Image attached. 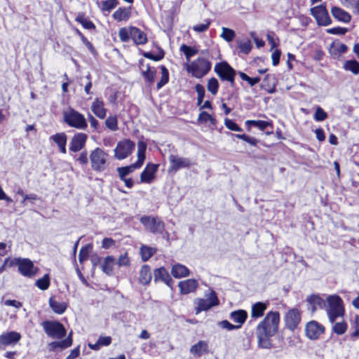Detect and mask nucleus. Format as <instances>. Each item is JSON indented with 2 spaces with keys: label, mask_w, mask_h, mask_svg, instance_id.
<instances>
[{
  "label": "nucleus",
  "mask_w": 359,
  "mask_h": 359,
  "mask_svg": "<svg viewBox=\"0 0 359 359\" xmlns=\"http://www.w3.org/2000/svg\"><path fill=\"white\" fill-rule=\"evenodd\" d=\"M280 322V313L279 311H270L267 312L256 327V336L259 347L266 349L272 348L271 337L278 333Z\"/></svg>",
  "instance_id": "nucleus-1"
},
{
  "label": "nucleus",
  "mask_w": 359,
  "mask_h": 359,
  "mask_svg": "<svg viewBox=\"0 0 359 359\" xmlns=\"http://www.w3.org/2000/svg\"><path fill=\"white\" fill-rule=\"evenodd\" d=\"M89 161L92 170L95 172H102L109 167L110 156L103 149L96 147L90 151Z\"/></svg>",
  "instance_id": "nucleus-2"
},
{
  "label": "nucleus",
  "mask_w": 359,
  "mask_h": 359,
  "mask_svg": "<svg viewBox=\"0 0 359 359\" xmlns=\"http://www.w3.org/2000/svg\"><path fill=\"white\" fill-rule=\"evenodd\" d=\"M326 311L330 323H334L338 318L344 317L345 308L342 299L337 294L329 295L326 299Z\"/></svg>",
  "instance_id": "nucleus-3"
},
{
  "label": "nucleus",
  "mask_w": 359,
  "mask_h": 359,
  "mask_svg": "<svg viewBox=\"0 0 359 359\" xmlns=\"http://www.w3.org/2000/svg\"><path fill=\"white\" fill-rule=\"evenodd\" d=\"M211 68L212 62L203 57H198L186 66L187 72L196 79H202L210 72Z\"/></svg>",
  "instance_id": "nucleus-4"
},
{
  "label": "nucleus",
  "mask_w": 359,
  "mask_h": 359,
  "mask_svg": "<svg viewBox=\"0 0 359 359\" xmlns=\"http://www.w3.org/2000/svg\"><path fill=\"white\" fill-rule=\"evenodd\" d=\"M63 121L69 127L78 130H86L88 123L84 115L69 107L62 111Z\"/></svg>",
  "instance_id": "nucleus-5"
},
{
  "label": "nucleus",
  "mask_w": 359,
  "mask_h": 359,
  "mask_svg": "<svg viewBox=\"0 0 359 359\" xmlns=\"http://www.w3.org/2000/svg\"><path fill=\"white\" fill-rule=\"evenodd\" d=\"M214 72L222 81H227L231 86L235 85L236 71L226 61L217 62Z\"/></svg>",
  "instance_id": "nucleus-6"
},
{
  "label": "nucleus",
  "mask_w": 359,
  "mask_h": 359,
  "mask_svg": "<svg viewBox=\"0 0 359 359\" xmlns=\"http://www.w3.org/2000/svg\"><path fill=\"white\" fill-rule=\"evenodd\" d=\"M41 326L45 333L50 337L61 339L67 335L65 326L57 320H44Z\"/></svg>",
  "instance_id": "nucleus-7"
},
{
  "label": "nucleus",
  "mask_w": 359,
  "mask_h": 359,
  "mask_svg": "<svg viewBox=\"0 0 359 359\" xmlns=\"http://www.w3.org/2000/svg\"><path fill=\"white\" fill-rule=\"evenodd\" d=\"M302 311L297 307L291 308L284 315L285 327L292 332L297 330L302 322Z\"/></svg>",
  "instance_id": "nucleus-8"
},
{
  "label": "nucleus",
  "mask_w": 359,
  "mask_h": 359,
  "mask_svg": "<svg viewBox=\"0 0 359 359\" xmlns=\"http://www.w3.org/2000/svg\"><path fill=\"white\" fill-rule=\"evenodd\" d=\"M140 221L146 230L151 233H163L165 231L164 222L157 216H146L140 217Z\"/></svg>",
  "instance_id": "nucleus-9"
},
{
  "label": "nucleus",
  "mask_w": 359,
  "mask_h": 359,
  "mask_svg": "<svg viewBox=\"0 0 359 359\" xmlns=\"http://www.w3.org/2000/svg\"><path fill=\"white\" fill-rule=\"evenodd\" d=\"M310 13L314 18L318 26L326 27L332 22L325 3L311 8Z\"/></svg>",
  "instance_id": "nucleus-10"
},
{
  "label": "nucleus",
  "mask_w": 359,
  "mask_h": 359,
  "mask_svg": "<svg viewBox=\"0 0 359 359\" xmlns=\"http://www.w3.org/2000/svg\"><path fill=\"white\" fill-rule=\"evenodd\" d=\"M219 304V300L217 293L214 290H211L207 299L196 298L194 300L195 311L196 314L202 311H206L212 307L217 306Z\"/></svg>",
  "instance_id": "nucleus-11"
},
{
  "label": "nucleus",
  "mask_w": 359,
  "mask_h": 359,
  "mask_svg": "<svg viewBox=\"0 0 359 359\" xmlns=\"http://www.w3.org/2000/svg\"><path fill=\"white\" fill-rule=\"evenodd\" d=\"M135 142L130 139H123L118 142L114 149V157L118 160H123L128 158L134 151Z\"/></svg>",
  "instance_id": "nucleus-12"
},
{
  "label": "nucleus",
  "mask_w": 359,
  "mask_h": 359,
  "mask_svg": "<svg viewBox=\"0 0 359 359\" xmlns=\"http://www.w3.org/2000/svg\"><path fill=\"white\" fill-rule=\"evenodd\" d=\"M325 332V327L316 320H312L305 325V335L311 340H317Z\"/></svg>",
  "instance_id": "nucleus-13"
},
{
  "label": "nucleus",
  "mask_w": 359,
  "mask_h": 359,
  "mask_svg": "<svg viewBox=\"0 0 359 359\" xmlns=\"http://www.w3.org/2000/svg\"><path fill=\"white\" fill-rule=\"evenodd\" d=\"M18 272L27 278H32L39 271L37 266H35L33 262L29 258H20L18 265Z\"/></svg>",
  "instance_id": "nucleus-14"
},
{
  "label": "nucleus",
  "mask_w": 359,
  "mask_h": 359,
  "mask_svg": "<svg viewBox=\"0 0 359 359\" xmlns=\"http://www.w3.org/2000/svg\"><path fill=\"white\" fill-rule=\"evenodd\" d=\"M159 164L148 163L140 176L139 183L151 184L156 178Z\"/></svg>",
  "instance_id": "nucleus-15"
},
{
  "label": "nucleus",
  "mask_w": 359,
  "mask_h": 359,
  "mask_svg": "<svg viewBox=\"0 0 359 359\" xmlns=\"http://www.w3.org/2000/svg\"><path fill=\"white\" fill-rule=\"evenodd\" d=\"M87 140V134L81 132L75 133L69 142V151L74 153L80 151L85 147Z\"/></svg>",
  "instance_id": "nucleus-16"
},
{
  "label": "nucleus",
  "mask_w": 359,
  "mask_h": 359,
  "mask_svg": "<svg viewBox=\"0 0 359 359\" xmlns=\"http://www.w3.org/2000/svg\"><path fill=\"white\" fill-rule=\"evenodd\" d=\"M170 167L169 171L176 172L181 168H189L191 165V161L187 158L180 157L177 155L171 154L169 156Z\"/></svg>",
  "instance_id": "nucleus-17"
},
{
  "label": "nucleus",
  "mask_w": 359,
  "mask_h": 359,
  "mask_svg": "<svg viewBox=\"0 0 359 359\" xmlns=\"http://www.w3.org/2000/svg\"><path fill=\"white\" fill-rule=\"evenodd\" d=\"M308 303V309L311 313H315L318 309H323L326 307V301L319 294H311L306 299Z\"/></svg>",
  "instance_id": "nucleus-18"
},
{
  "label": "nucleus",
  "mask_w": 359,
  "mask_h": 359,
  "mask_svg": "<svg viewBox=\"0 0 359 359\" xmlns=\"http://www.w3.org/2000/svg\"><path fill=\"white\" fill-rule=\"evenodd\" d=\"M154 282L157 283L161 281L164 283L170 288L172 289L174 280L169 274L168 270L163 267H159L154 271Z\"/></svg>",
  "instance_id": "nucleus-19"
},
{
  "label": "nucleus",
  "mask_w": 359,
  "mask_h": 359,
  "mask_svg": "<svg viewBox=\"0 0 359 359\" xmlns=\"http://www.w3.org/2000/svg\"><path fill=\"white\" fill-rule=\"evenodd\" d=\"M21 339V334L15 331L3 333L0 335V349L10 345H15Z\"/></svg>",
  "instance_id": "nucleus-20"
},
{
  "label": "nucleus",
  "mask_w": 359,
  "mask_h": 359,
  "mask_svg": "<svg viewBox=\"0 0 359 359\" xmlns=\"http://www.w3.org/2000/svg\"><path fill=\"white\" fill-rule=\"evenodd\" d=\"M198 287V281L194 278L186 279L178 283L181 294H188L194 292Z\"/></svg>",
  "instance_id": "nucleus-21"
},
{
  "label": "nucleus",
  "mask_w": 359,
  "mask_h": 359,
  "mask_svg": "<svg viewBox=\"0 0 359 359\" xmlns=\"http://www.w3.org/2000/svg\"><path fill=\"white\" fill-rule=\"evenodd\" d=\"M90 109L97 118L100 119L106 118L107 109L102 98L95 97L91 104Z\"/></svg>",
  "instance_id": "nucleus-22"
},
{
  "label": "nucleus",
  "mask_w": 359,
  "mask_h": 359,
  "mask_svg": "<svg viewBox=\"0 0 359 359\" xmlns=\"http://www.w3.org/2000/svg\"><path fill=\"white\" fill-rule=\"evenodd\" d=\"M245 126L248 131L250 130L252 126L257 128L261 131H264L267 128L273 129V122L272 120L269 118L267 121L247 120L245 122Z\"/></svg>",
  "instance_id": "nucleus-23"
},
{
  "label": "nucleus",
  "mask_w": 359,
  "mask_h": 359,
  "mask_svg": "<svg viewBox=\"0 0 359 359\" xmlns=\"http://www.w3.org/2000/svg\"><path fill=\"white\" fill-rule=\"evenodd\" d=\"M132 15V6L118 7L112 14L113 19L116 22L128 21Z\"/></svg>",
  "instance_id": "nucleus-24"
},
{
  "label": "nucleus",
  "mask_w": 359,
  "mask_h": 359,
  "mask_svg": "<svg viewBox=\"0 0 359 359\" xmlns=\"http://www.w3.org/2000/svg\"><path fill=\"white\" fill-rule=\"evenodd\" d=\"M151 280V266L149 264H143L139 272L138 283L143 286H147L150 284Z\"/></svg>",
  "instance_id": "nucleus-25"
},
{
  "label": "nucleus",
  "mask_w": 359,
  "mask_h": 359,
  "mask_svg": "<svg viewBox=\"0 0 359 359\" xmlns=\"http://www.w3.org/2000/svg\"><path fill=\"white\" fill-rule=\"evenodd\" d=\"M330 12L334 18L337 21L349 23L351 20V14L339 6H332Z\"/></svg>",
  "instance_id": "nucleus-26"
},
{
  "label": "nucleus",
  "mask_w": 359,
  "mask_h": 359,
  "mask_svg": "<svg viewBox=\"0 0 359 359\" xmlns=\"http://www.w3.org/2000/svg\"><path fill=\"white\" fill-rule=\"evenodd\" d=\"M72 334V331H71L65 339L60 341H52L49 343V350L55 351L57 348L63 350L70 347L73 344Z\"/></svg>",
  "instance_id": "nucleus-27"
},
{
  "label": "nucleus",
  "mask_w": 359,
  "mask_h": 359,
  "mask_svg": "<svg viewBox=\"0 0 359 359\" xmlns=\"http://www.w3.org/2000/svg\"><path fill=\"white\" fill-rule=\"evenodd\" d=\"M131 32V39L135 45H144L148 42L147 34L140 28L133 26Z\"/></svg>",
  "instance_id": "nucleus-28"
},
{
  "label": "nucleus",
  "mask_w": 359,
  "mask_h": 359,
  "mask_svg": "<svg viewBox=\"0 0 359 359\" xmlns=\"http://www.w3.org/2000/svg\"><path fill=\"white\" fill-rule=\"evenodd\" d=\"M50 140L57 145L60 153L63 154L67 153L66 145L67 136L65 133H57L55 135H53L50 137Z\"/></svg>",
  "instance_id": "nucleus-29"
},
{
  "label": "nucleus",
  "mask_w": 359,
  "mask_h": 359,
  "mask_svg": "<svg viewBox=\"0 0 359 359\" xmlns=\"http://www.w3.org/2000/svg\"><path fill=\"white\" fill-rule=\"evenodd\" d=\"M267 302H257L252 305L250 316L252 319H258L264 316L268 308Z\"/></svg>",
  "instance_id": "nucleus-30"
},
{
  "label": "nucleus",
  "mask_w": 359,
  "mask_h": 359,
  "mask_svg": "<svg viewBox=\"0 0 359 359\" xmlns=\"http://www.w3.org/2000/svg\"><path fill=\"white\" fill-rule=\"evenodd\" d=\"M248 312L243 309L233 311L230 313V319L234 322L238 328L240 329L245 323L248 318Z\"/></svg>",
  "instance_id": "nucleus-31"
},
{
  "label": "nucleus",
  "mask_w": 359,
  "mask_h": 359,
  "mask_svg": "<svg viewBox=\"0 0 359 359\" xmlns=\"http://www.w3.org/2000/svg\"><path fill=\"white\" fill-rule=\"evenodd\" d=\"M275 76L273 74H266L261 83V88L268 93H273L276 91Z\"/></svg>",
  "instance_id": "nucleus-32"
},
{
  "label": "nucleus",
  "mask_w": 359,
  "mask_h": 359,
  "mask_svg": "<svg viewBox=\"0 0 359 359\" xmlns=\"http://www.w3.org/2000/svg\"><path fill=\"white\" fill-rule=\"evenodd\" d=\"M75 21L81 24L82 27L88 30L96 31V26L94 22L86 16L85 13H78L75 18Z\"/></svg>",
  "instance_id": "nucleus-33"
},
{
  "label": "nucleus",
  "mask_w": 359,
  "mask_h": 359,
  "mask_svg": "<svg viewBox=\"0 0 359 359\" xmlns=\"http://www.w3.org/2000/svg\"><path fill=\"white\" fill-rule=\"evenodd\" d=\"M170 273L175 278H182L190 275L189 269L186 266L179 263L172 265Z\"/></svg>",
  "instance_id": "nucleus-34"
},
{
  "label": "nucleus",
  "mask_w": 359,
  "mask_h": 359,
  "mask_svg": "<svg viewBox=\"0 0 359 359\" xmlns=\"http://www.w3.org/2000/svg\"><path fill=\"white\" fill-rule=\"evenodd\" d=\"M141 74L145 83L148 84V86H151L155 81L156 70L155 67H151L149 64H147L146 65V69H141Z\"/></svg>",
  "instance_id": "nucleus-35"
},
{
  "label": "nucleus",
  "mask_w": 359,
  "mask_h": 359,
  "mask_svg": "<svg viewBox=\"0 0 359 359\" xmlns=\"http://www.w3.org/2000/svg\"><path fill=\"white\" fill-rule=\"evenodd\" d=\"M49 306L51 308L53 311L56 314H63L68 306L67 303L62 302H59L55 300L54 297H50L48 299Z\"/></svg>",
  "instance_id": "nucleus-36"
},
{
  "label": "nucleus",
  "mask_w": 359,
  "mask_h": 359,
  "mask_svg": "<svg viewBox=\"0 0 359 359\" xmlns=\"http://www.w3.org/2000/svg\"><path fill=\"white\" fill-rule=\"evenodd\" d=\"M190 352L198 357H201L203 354L208 353V344L205 341H199L194 344L191 348Z\"/></svg>",
  "instance_id": "nucleus-37"
},
{
  "label": "nucleus",
  "mask_w": 359,
  "mask_h": 359,
  "mask_svg": "<svg viewBox=\"0 0 359 359\" xmlns=\"http://www.w3.org/2000/svg\"><path fill=\"white\" fill-rule=\"evenodd\" d=\"M115 264V258L113 256L108 255L101 264L102 271L107 276H111L114 273V266Z\"/></svg>",
  "instance_id": "nucleus-38"
},
{
  "label": "nucleus",
  "mask_w": 359,
  "mask_h": 359,
  "mask_svg": "<svg viewBox=\"0 0 359 359\" xmlns=\"http://www.w3.org/2000/svg\"><path fill=\"white\" fill-rule=\"evenodd\" d=\"M347 50H348L347 46L342 43H337L336 44L332 43L329 49L330 54L334 58L339 57L340 55L346 53Z\"/></svg>",
  "instance_id": "nucleus-39"
},
{
  "label": "nucleus",
  "mask_w": 359,
  "mask_h": 359,
  "mask_svg": "<svg viewBox=\"0 0 359 359\" xmlns=\"http://www.w3.org/2000/svg\"><path fill=\"white\" fill-rule=\"evenodd\" d=\"M73 30L74 33L80 38L81 41L86 46L90 53L93 55L96 56L97 55V51L96 50L93 43L88 40V39L77 27H73Z\"/></svg>",
  "instance_id": "nucleus-40"
},
{
  "label": "nucleus",
  "mask_w": 359,
  "mask_h": 359,
  "mask_svg": "<svg viewBox=\"0 0 359 359\" xmlns=\"http://www.w3.org/2000/svg\"><path fill=\"white\" fill-rule=\"evenodd\" d=\"M351 328L353 332H351L347 337L351 341H356L359 339V315H356L351 323Z\"/></svg>",
  "instance_id": "nucleus-41"
},
{
  "label": "nucleus",
  "mask_w": 359,
  "mask_h": 359,
  "mask_svg": "<svg viewBox=\"0 0 359 359\" xmlns=\"http://www.w3.org/2000/svg\"><path fill=\"white\" fill-rule=\"evenodd\" d=\"M156 252L157 250L156 248L147 245H142L140 250L141 258L143 262L148 261Z\"/></svg>",
  "instance_id": "nucleus-42"
},
{
  "label": "nucleus",
  "mask_w": 359,
  "mask_h": 359,
  "mask_svg": "<svg viewBox=\"0 0 359 359\" xmlns=\"http://www.w3.org/2000/svg\"><path fill=\"white\" fill-rule=\"evenodd\" d=\"M343 68L354 75H358L359 74V62L354 59L348 60L344 62Z\"/></svg>",
  "instance_id": "nucleus-43"
},
{
  "label": "nucleus",
  "mask_w": 359,
  "mask_h": 359,
  "mask_svg": "<svg viewBox=\"0 0 359 359\" xmlns=\"http://www.w3.org/2000/svg\"><path fill=\"white\" fill-rule=\"evenodd\" d=\"M180 51L183 53L185 55L186 60L189 61L191 57H194L198 53V49L183 43L180 47Z\"/></svg>",
  "instance_id": "nucleus-44"
},
{
  "label": "nucleus",
  "mask_w": 359,
  "mask_h": 359,
  "mask_svg": "<svg viewBox=\"0 0 359 359\" xmlns=\"http://www.w3.org/2000/svg\"><path fill=\"white\" fill-rule=\"evenodd\" d=\"M161 71V76L160 81L156 84V89L159 90L163 88L165 84L169 82V72L167 67L165 65H161L160 67Z\"/></svg>",
  "instance_id": "nucleus-45"
},
{
  "label": "nucleus",
  "mask_w": 359,
  "mask_h": 359,
  "mask_svg": "<svg viewBox=\"0 0 359 359\" xmlns=\"http://www.w3.org/2000/svg\"><path fill=\"white\" fill-rule=\"evenodd\" d=\"M93 250L92 244H86L82 246L79 253V261L81 264H83L85 261L88 259L90 252Z\"/></svg>",
  "instance_id": "nucleus-46"
},
{
  "label": "nucleus",
  "mask_w": 359,
  "mask_h": 359,
  "mask_svg": "<svg viewBox=\"0 0 359 359\" xmlns=\"http://www.w3.org/2000/svg\"><path fill=\"white\" fill-rule=\"evenodd\" d=\"M119 4L118 0H104L101 2L100 10L102 12H111Z\"/></svg>",
  "instance_id": "nucleus-47"
},
{
  "label": "nucleus",
  "mask_w": 359,
  "mask_h": 359,
  "mask_svg": "<svg viewBox=\"0 0 359 359\" xmlns=\"http://www.w3.org/2000/svg\"><path fill=\"white\" fill-rule=\"evenodd\" d=\"M252 48V44L250 40L247 39L245 41H238V53H243L245 55H248L250 53Z\"/></svg>",
  "instance_id": "nucleus-48"
},
{
  "label": "nucleus",
  "mask_w": 359,
  "mask_h": 359,
  "mask_svg": "<svg viewBox=\"0 0 359 359\" xmlns=\"http://www.w3.org/2000/svg\"><path fill=\"white\" fill-rule=\"evenodd\" d=\"M118 123L116 115H109L104 121L105 126L111 131H116L118 129Z\"/></svg>",
  "instance_id": "nucleus-49"
},
{
  "label": "nucleus",
  "mask_w": 359,
  "mask_h": 359,
  "mask_svg": "<svg viewBox=\"0 0 359 359\" xmlns=\"http://www.w3.org/2000/svg\"><path fill=\"white\" fill-rule=\"evenodd\" d=\"M348 329V325L345 320L337 322L332 326V330L337 335L344 334Z\"/></svg>",
  "instance_id": "nucleus-50"
},
{
  "label": "nucleus",
  "mask_w": 359,
  "mask_h": 359,
  "mask_svg": "<svg viewBox=\"0 0 359 359\" xmlns=\"http://www.w3.org/2000/svg\"><path fill=\"white\" fill-rule=\"evenodd\" d=\"M35 285L39 289L41 290H47L50 285V279L49 275L45 274L42 278L36 280Z\"/></svg>",
  "instance_id": "nucleus-51"
},
{
  "label": "nucleus",
  "mask_w": 359,
  "mask_h": 359,
  "mask_svg": "<svg viewBox=\"0 0 359 359\" xmlns=\"http://www.w3.org/2000/svg\"><path fill=\"white\" fill-rule=\"evenodd\" d=\"M133 26H129L128 27H121L118 30V36L122 42H128L131 39V28Z\"/></svg>",
  "instance_id": "nucleus-52"
},
{
  "label": "nucleus",
  "mask_w": 359,
  "mask_h": 359,
  "mask_svg": "<svg viewBox=\"0 0 359 359\" xmlns=\"http://www.w3.org/2000/svg\"><path fill=\"white\" fill-rule=\"evenodd\" d=\"M142 55L147 59L158 62L164 58L165 52L161 48L159 47L157 54L154 55L151 52H144Z\"/></svg>",
  "instance_id": "nucleus-53"
},
{
  "label": "nucleus",
  "mask_w": 359,
  "mask_h": 359,
  "mask_svg": "<svg viewBox=\"0 0 359 359\" xmlns=\"http://www.w3.org/2000/svg\"><path fill=\"white\" fill-rule=\"evenodd\" d=\"M219 84L217 79L215 77H211L208 80L207 89L213 95H215L219 90Z\"/></svg>",
  "instance_id": "nucleus-54"
},
{
  "label": "nucleus",
  "mask_w": 359,
  "mask_h": 359,
  "mask_svg": "<svg viewBox=\"0 0 359 359\" xmlns=\"http://www.w3.org/2000/svg\"><path fill=\"white\" fill-rule=\"evenodd\" d=\"M233 135L239 140H242L246 142L250 145L253 147H257L258 143L259 142V140L256 139L255 137H250L249 135H247L246 134H233Z\"/></svg>",
  "instance_id": "nucleus-55"
},
{
  "label": "nucleus",
  "mask_w": 359,
  "mask_h": 359,
  "mask_svg": "<svg viewBox=\"0 0 359 359\" xmlns=\"http://www.w3.org/2000/svg\"><path fill=\"white\" fill-rule=\"evenodd\" d=\"M198 121L200 123H206L209 121L212 125H215L217 123L216 118L205 111H203L199 114Z\"/></svg>",
  "instance_id": "nucleus-56"
},
{
  "label": "nucleus",
  "mask_w": 359,
  "mask_h": 359,
  "mask_svg": "<svg viewBox=\"0 0 359 359\" xmlns=\"http://www.w3.org/2000/svg\"><path fill=\"white\" fill-rule=\"evenodd\" d=\"M238 75L243 81H247L251 87L254 86L261 81V78L259 76L250 77L243 72H238Z\"/></svg>",
  "instance_id": "nucleus-57"
},
{
  "label": "nucleus",
  "mask_w": 359,
  "mask_h": 359,
  "mask_svg": "<svg viewBox=\"0 0 359 359\" xmlns=\"http://www.w3.org/2000/svg\"><path fill=\"white\" fill-rule=\"evenodd\" d=\"M194 88L197 93V106H201L205 95V88L202 84L196 83Z\"/></svg>",
  "instance_id": "nucleus-58"
},
{
  "label": "nucleus",
  "mask_w": 359,
  "mask_h": 359,
  "mask_svg": "<svg viewBox=\"0 0 359 359\" xmlns=\"http://www.w3.org/2000/svg\"><path fill=\"white\" fill-rule=\"evenodd\" d=\"M327 113L325 111V110L322 107L318 106L316 108V111L313 115V118L316 121H323L325 119H327Z\"/></svg>",
  "instance_id": "nucleus-59"
},
{
  "label": "nucleus",
  "mask_w": 359,
  "mask_h": 359,
  "mask_svg": "<svg viewBox=\"0 0 359 359\" xmlns=\"http://www.w3.org/2000/svg\"><path fill=\"white\" fill-rule=\"evenodd\" d=\"M235 32L229 28L223 27L221 36L227 42H231L235 38Z\"/></svg>",
  "instance_id": "nucleus-60"
},
{
  "label": "nucleus",
  "mask_w": 359,
  "mask_h": 359,
  "mask_svg": "<svg viewBox=\"0 0 359 359\" xmlns=\"http://www.w3.org/2000/svg\"><path fill=\"white\" fill-rule=\"evenodd\" d=\"M225 126L230 130L241 132L243 129L233 120L226 118L224 119Z\"/></svg>",
  "instance_id": "nucleus-61"
},
{
  "label": "nucleus",
  "mask_w": 359,
  "mask_h": 359,
  "mask_svg": "<svg viewBox=\"0 0 359 359\" xmlns=\"http://www.w3.org/2000/svg\"><path fill=\"white\" fill-rule=\"evenodd\" d=\"M116 170L118 174L119 179L123 177L126 178L128 175L134 172L130 165L126 166L118 167L116 169Z\"/></svg>",
  "instance_id": "nucleus-62"
},
{
  "label": "nucleus",
  "mask_w": 359,
  "mask_h": 359,
  "mask_svg": "<svg viewBox=\"0 0 359 359\" xmlns=\"http://www.w3.org/2000/svg\"><path fill=\"white\" fill-rule=\"evenodd\" d=\"M119 267L121 266H129L130 265V260L128 257V253L126 252L123 255H121L116 262Z\"/></svg>",
  "instance_id": "nucleus-63"
},
{
  "label": "nucleus",
  "mask_w": 359,
  "mask_h": 359,
  "mask_svg": "<svg viewBox=\"0 0 359 359\" xmlns=\"http://www.w3.org/2000/svg\"><path fill=\"white\" fill-rule=\"evenodd\" d=\"M89 156L86 150L83 151L76 158V161L82 166H86L88 163Z\"/></svg>",
  "instance_id": "nucleus-64"
}]
</instances>
